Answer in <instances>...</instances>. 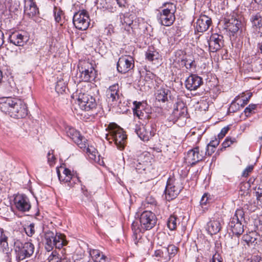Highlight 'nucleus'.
<instances>
[{
    "instance_id": "473e14b6",
    "label": "nucleus",
    "mask_w": 262,
    "mask_h": 262,
    "mask_svg": "<svg viewBox=\"0 0 262 262\" xmlns=\"http://www.w3.org/2000/svg\"><path fill=\"white\" fill-rule=\"evenodd\" d=\"M67 88L66 81L62 77H58L55 85V91L58 94H62Z\"/></svg>"
},
{
    "instance_id": "a18cd8bd",
    "label": "nucleus",
    "mask_w": 262,
    "mask_h": 262,
    "mask_svg": "<svg viewBox=\"0 0 262 262\" xmlns=\"http://www.w3.org/2000/svg\"><path fill=\"white\" fill-rule=\"evenodd\" d=\"M235 141V138H231V137H227L225 140L222 143L223 148H226L230 146Z\"/></svg>"
},
{
    "instance_id": "412c9836",
    "label": "nucleus",
    "mask_w": 262,
    "mask_h": 262,
    "mask_svg": "<svg viewBox=\"0 0 262 262\" xmlns=\"http://www.w3.org/2000/svg\"><path fill=\"white\" fill-rule=\"evenodd\" d=\"M250 20L252 28L262 34V13L253 14L250 17Z\"/></svg>"
},
{
    "instance_id": "8fccbe9b",
    "label": "nucleus",
    "mask_w": 262,
    "mask_h": 262,
    "mask_svg": "<svg viewBox=\"0 0 262 262\" xmlns=\"http://www.w3.org/2000/svg\"><path fill=\"white\" fill-rule=\"evenodd\" d=\"M229 128L228 127H225L223 128L218 135V137L220 139L223 138L229 130Z\"/></svg>"
},
{
    "instance_id": "13d9d810",
    "label": "nucleus",
    "mask_w": 262,
    "mask_h": 262,
    "mask_svg": "<svg viewBox=\"0 0 262 262\" xmlns=\"http://www.w3.org/2000/svg\"><path fill=\"white\" fill-rule=\"evenodd\" d=\"M96 262H110L108 258L105 255H102L98 260H96Z\"/></svg>"
},
{
    "instance_id": "49530a36",
    "label": "nucleus",
    "mask_w": 262,
    "mask_h": 262,
    "mask_svg": "<svg viewBox=\"0 0 262 262\" xmlns=\"http://www.w3.org/2000/svg\"><path fill=\"white\" fill-rule=\"evenodd\" d=\"M165 252H164V248L162 250H157L155 251V255L156 257H159L160 258V260L163 262H166L167 260H164V254Z\"/></svg>"
},
{
    "instance_id": "7ed1b4c3",
    "label": "nucleus",
    "mask_w": 262,
    "mask_h": 262,
    "mask_svg": "<svg viewBox=\"0 0 262 262\" xmlns=\"http://www.w3.org/2000/svg\"><path fill=\"white\" fill-rule=\"evenodd\" d=\"M43 242L45 249L48 251H52L54 247L57 249H61L68 244L64 234L58 233L54 234L50 230L45 232Z\"/></svg>"
},
{
    "instance_id": "e2e57ef3",
    "label": "nucleus",
    "mask_w": 262,
    "mask_h": 262,
    "mask_svg": "<svg viewBox=\"0 0 262 262\" xmlns=\"http://www.w3.org/2000/svg\"><path fill=\"white\" fill-rule=\"evenodd\" d=\"M250 97L251 95H250L248 98H246L245 99H244L243 100V103L241 104V107H244L245 105H246L247 103V102L248 101L249 99H250Z\"/></svg>"
},
{
    "instance_id": "1a4fd4ad",
    "label": "nucleus",
    "mask_w": 262,
    "mask_h": 262,
    "mask_svg": "<svg viewBox=\"0 0 262 262\" xmlns=\"http://www.w3.org/2000/svg\"><path fill=\"white\" fill-rule=\"evenodd\" d=\"M73 20L75 27L81 30H85L90 25L89 16L84 10L75 13Z\"/></svg>"
},
{
    "instance_id": "cd10ccee",
    "label": "nucleus",
    "mask_w": 262,
    "mask_h": 262,
    "mask_svg": "<svg viewBox=\"0 0 262 262\" xmlns=\"http://www.w3.org/2000/svg\"><path fill=\"white\" fill-rule=\"evenodd\" d=\"M9 232L3 229H0V245L4 252H7L9 250L8 236Z\"/></svg>"
},
{
    "instance_id": "864d4df0",
    "label": "nucleus",
    "mask_w": 262,
    "mask_h": 262,
    "mask_svg": "<svg viewBox=\"0 0 262 262\" xmlns=\"http://www.w3.org/2000/svg\"><path fill=\"white\" fill-rule=\"evenodd\" d=\"M256 108L255 104H250L248 107H247L245 109V113H251L253 110H255Z\"/></svg>"
},
{
    "instance_id": "a211bd4d",
    "label": "nucleus",
    "mask_w": 262,
    "mask_h": 262,
    "mask_svg": "<svg viewBox=\"0 0 262 262\" xmlns=\"http://www.w3.org/2000/svg\"><path fill=\"white\" fill-rule=\"evenodd\" d=\"M187 107L182 101H178L174 105L172 115L176 121L181 117H185L187 114Z\"/></svg>"
},
{
    "instance_id": "0eeeda50",
    "label": "nucleus",
    "mask_w": 262,
    "mask_h": 262,
    "mask_svg": "<svg viewBox=\"0 0 262 262\" xmlns=\"http://www.w3.org/2000/svg\"><path fill=\"white\" fill-rule=\"evenodd\" d=\"M80 73V79L83 81H90L95 79L96 72L92 65L86 61H81L78 66Z\"/></svg>"
},
{
    "instance_id": "f3484780",
    "label": "nucleus",
    "mask_w": 262,
    "mask_h": 262,
    "mask_svg": "<svg viewBox=\"0 0 262 262\" xmlns=\"http://www.w3.org/2000/svg\"><path fill=\"white\" fill-rule=\"evenodd\" d=\"M211 19L205 15L200 16L196 22L195 28L197 31L204 32L208 30L211 24Z\"/></svg>"
},
{
    "instance_id": "69168bd1",
    "label": "nucleus",
    "mask_w": 262,
    "mask_h": 262,
    "mask_svg": "<svg viewBox=\"0 0 262 262\" xmlns=\"http://www.w3.org/2000/svg\"><path fill=\"white\" fill-rule=\"evenodd\" d=\"M255 2L260 5H262V0H254Z\"/></svg>"
},
{
    "instance_id": "f03ea898",
    "label": "nucleus",
    "mask_w": 262,
    "mask_h": 262,
    "mask_svg": "<svg viewBox=\"0 0 262 262\" xmlns=\"http://www.w3.org/2000/svg\"><path fill=\"white\" fill-rule=\"evenodd\" d=\"M157 219L155 214L150 211H145L140 217V226L137 221H134L132 225L133 232V238L135 244L137 245L141 237L142 230H150L155 225Z\"/></svg>"
},
{
    "instance_id": "2eb2a0df",
    "label": "nucleus",
    "mask_w": 262,
    "mask_h": 262,
    "mask_svg": "<svg viewBox=\"0 0 262 262\" xmlns=\"http://www.w3.org/2000/svg\"><path fill=\"white\" fill-rule=\"evenodd\" d=\"M181 188L176 186L171 179H168L165 188V192L167 199L172 200L175 198L180 193Z\"/></svg>"
},
{
    "instance_id": "338daca9",
    "label": "nucleus",
    "mask_w": 262,
    "mask_h": 262,
    "mask_svg": "<svg viewBox=\"0 0 262 262\" xmlns=\"http://www.w3.org/2000/svg\"><path fill=\"white\" fill-rule=\"evenodd\" d=\"M259 139L260 140H262V134H261V136L259 137Z\"/></svg>"
},
{
    "instance_id": "e433bc0d",
    "label": "nucleus",
    "mask_w": 262,
    "mask_h": 262,
    "mask_svg": "<svg viewBox=\"0 0 262 262\" xmlns=\"http://www.w3.org/2000/svg\"><path fill=\"white\" fill-rule=\"evenodd\" d=\"M239 99L240 96L239 95L235 97L229 107V112L234 113L239 108L240 104L237 102L239 101Z\"/></svg>"
},
{
    "instance_id": "aec40b11",
    "label": "nucleus",
    "mask_w": 262,
    "mask_h": 262,
    "mask_svg": "<svg viewBox=\"0 0 262 262\" xmlns=\"http://www.w3.org/2000/svg\"><path fill=\"white\" fill-rule=\"evenodd\" d=\"M135 107L133 109L134 114L141 120L148 119L149 115L144 109V106L141 102H134Z\"/></svg>"
},
{
    "instance_id": "4be33fe9",
    "label": "nucleus",
    "mask_w": 262,
    "mask_h": 262,
    "mask_svg": "<svg viewBox=\"0 0 262 262\" xmlns=\"http://www.w3.org/2000/svg\"><path fill=\"white\" fill-rule=\"evenodd\" d=\"M58 179L60 182L67 183L70 182L73 175L71 171L68 168L62 167L56 168Z\"/></svg>"
},
{
    "instance_id": "09e8293b",
    "label": "nucleus",
    "mask_w": 262,
    "mask_h": 262,
    "mask_svg": "<svg viewBox=\"0 0 262 262\" xmlns=\"http://www.w3.org/2000/svg\"><path fill=\"white\" fill-rule=\"evenodd\" d=\"M223 259L221 255L217 253H215L212 256V258L210 261V262H222Z\"/></svg>"
},
{
    "instance_id": "5701e85b",
    "label": "nucleus",
    "mask_w": 262,
    "mask_h": 262,
    "mask_svg": "<svg viewBox=\"0 0 262 262\" xmlns=\"http://www.w3.org/2000/svg\"><path fill=\"white\" fill-rule=\"evenodd\" d=\"M159 20L160 23L165 26H169L173 24L175 20L174 14L162 10Z\"/></svg>"
},
{
    "instance_id": "6e6552de",
    "label": "nucleus",
    "mask_w": 262,
    "mask_h": 262,
    "mask_svg": "<svg viewBox=\"0 0 262 262\" xmlns=\"http://www.w3.org/2000/svg\"><path fill=\"white\" fill-rule=\"evenodd\" d=\"M243 215V211L236 210L229 224L232 233L236 235H239L244 232V226L242 223Z\"/></svg>"
},
{
    "instance_id": "6ab92c4d",
    "label": "nucleus",
    "mask_w": 262,
    "mask_h": 262,
    "mask_svg": "<svg viewBox=\"0 0 262 262\" xmlns=\"http://www.w3.org/2000/svg\"><path fill=\"white\" fill-rule=\"evenodd\" d=\"M148 155V153L146 152L141 155L139 159L137 161V163L134 162V167H135L136 171L138 173H142L143 171H145L146 169L150 166V162L148 161L147 160L142 161L143 158L145 159Z\"/></svg>"
},
{
    "instance_id": "39448f33",
    "label": "nucleus",
    "mask_w": 262,
    "mask_h": 262,
    "mask_svg": "<svg viewBox=\"0 0 262 262\" xmlns=\"http://www.w3.org/2000/svg\"><path fill=\"white\" fill-rule=\"evenodd\" d=\"M34 246L30 242L22 243L16 240L14 243V252L16 260L20 261L30 257L34 252Z\"/></svg>"
},
{
    "instance_id": "de8ad7c7",
    "label": "nucleus",
    "mask_w": 262,
    "mask_h": 262,
    "mask_svg": "<svg viewBox=\"0 0 262 262\" xmlns=\"http://www.w3.org/2000/svg\"><path fill=\"white\" fill-rule=\"evenodd\" d=\"M253 169V166L249 165L247 166L243 171L242 176L244 177H247L249 173L252 172Z\"/></svg>"
},
{
    "instance_id": "603ef678",
    "label": "nucleus",
    "mask_w": 262,
    "mask_h": 262,
    "mask_svg": "<svg viewBox=\"0 0 262 262\" xmlns=\"http://www.w3.org/2000/svg\"><path fill=\"white\" fill-rule=\"evenodd\" d=\"M215 151V149L214 147H212L211 146L207 145L205 154L208 155V156L211 155Z\"/></svg>"
},
{
    "instance_id": "4468645a",
    "label": "nucleus",
    "mask_w": 262,
    "mask_h": 262,
    "mask_svg": "<svg viewBox=\"0 0 262 262\" xmlns=\"http://www.w3.org/2000/svg\"><path fill=\"white\" fill-rule=\"evenodd\" d=\"M223 37L218 34H212L209 40H207L209 50L212 52L219 50L223 46Z\"/></svg>"
},
{
    "instance_id": "2f4dec72",
    "label": "nucleus",
    "mask_w": 262,
    "mask_h": 262,
    "mask_svg": "<svg viewBox=\"0 0 262 262\" xmlns=\"http://www.w3.org/2000/svg\"><path fill=\"white\" fill-rule=\"evenodd\" d=\"M146 59L149 61L156 63V61L159 58V54L158 52L154 50L153 48H149L146 52Z\"/></svg>"
},
{
    "instance_id": "680f3d73",
    "label": "nucleus",
    "mask_w": 262,
    "mask_h": 262,
    "mask_svg": "<svg viewBox=\"0 0 262 262\" xmlns=\"http://www.w3.org/2000/svg\"><path fill=\"white\" fill-rule=\"evenodd\" d=\"M117 4L120 7L125 6L126 3V0H116Z\"/></svg>"
},
{
    "instance_id": "a19ab883",
    "label": "nucleus",
    "mask_w": 262,
    "mask_h": 262,
    "mask_svg": "<svg viewBox=\"0 0 262 262\" xmlns=\"http://www.w3.org/2000/svg\"><path fill=\"white\" fill-rule=\"evenodd\" d=\"M211 199L210 195L208 193H205L202 196L200 201V205L203 208L211 202Z\"/></svg>"
},
{
    "instance_id": "0e129e2a",
    "label": "nucleus",
    "mask_w": 262,
    "mask_h": 262,
    "mask_svg": "<svg viewBox=\"0 0 262 262\" xmlns=\"http://www.w3.org/2000/svg\"><path fill=\"white\" fill-rule=\"evenodd\" d=\"M258 48L260 51V52L262 53V43L258 45Z\"/></svg>"
},
{
    "instance_id": "ddd939ff",
    "label": "nucleus",
    "mask_w": 262,
    "mask_h": 262,
    "mask_svg": "<svg viewBox=\"0 0 262 262\" xmlns=\"http://www.w3.org/2000/svg\"><path fill=\"white\" fill-rule=\"evenodd\" d=\"M16 208L19 211H28L31 208V204L28 198L24 194H17L14 199Z\"/></svg>"
},
{
    "instance_id": "423d86ee",
    "label": "nucleus",
    "mask_w": 262,
    "mask_h": 262,
    "mask_svg": "<svg viewBox=\"0 0 262 262\" xmlns=\"http://www.w3.org/2000/svg\"><path fill=\"white\" fill-rule=\"evenodd\" d=\"M75 96L76 97V104L80 110L90 111L96 108L97 103L93 96L79 90H77Z\"/></svg>"
},
{
    "instance_id": "c9c22d12",
    "label": "nucleus",
    "mask_w": 262,
    "mask_h": 262,
    "mask_svg": "<svg viewBox=\"0 0 262 262\" xmlns=\"http://www.w3.org/2000/svg\"><path fill=\"white\" fill-rule=\"evenodd\" d=\"M86 148V152L89 155L90 158L95 161H97V158L98 159V162L99 161V156L98 155L97 150L93 146H88Z\"/></svg>"
},
{
    "instance_id": "3c124183",
    "label": "nucleus",
    "mask_w": 262,
    "mask_h": 262,
    "mask_svg": "<svg viewBox=\"0 0 262 262\" xmlns=\"http://www.w3.org/2000/svg\"><path fill=\"white\" fill-rule=\"evenodd\" d=\"M105 32H106V34L107 35H111L112 33L114 32V27L112 25L110 24L108 25L105 28Z\"/></svg>"
},
{
    "instance_id": "37998d69",
    "label": "nucleus",
    "mask_w": 262,
    "mask_h": 262,
    "mask_svg": "<svg viewBox=\"0 0 262 262\" xmlns=\"http://www.w3.org/2000/svg\"><path fill=\"white\" fill-rule=\"evenodd\" d=\"M48 162L50 166H53L55 163L56 159L53 154V151H49L48 153Z\"/></svg>"
},
{
    "instance_id": "dca6fc26",
    "label": "nucleus",
    "mask_w": 262,
    "mask_h": 262,
    "mask_svg": "<svg viewBox=\"0 0 262 262\" xmlns=\"http://www.w3.org/2000/svg\"><path fill=\"white\" fill-rule=\"evenodd\" d=\"M203 83L202 78L196 75H191L185 80V86L190 91L197 90Z\"/></svg>"
},
{
    "instance_id": "c85d7f7f",
    "label": "nucleus",
    "mask_w": 262,
    "mask_h": 262,
    "mask_svg": "<svg viewBox=\"0 0 262 262\" xmlns=\"http://www.w3.org/2000/svg\"><path fill=\"white\" fill-rule=\"evenodd\" d=\"M119 85L114 84L110 86L106 91L107 97L111 99L112 101H116L119 99Z\"/></svg>"
},
{
    "instance_id": "052dcab7",
    "label": "nucleus",
    "mask_w": 262,
    "mask_h": 262,
    "mask_svg": "<svg viewBox=\"0 0 262 262\" xmlns=\"http://www.w3.org/2000/svg\"><path fill=\"white\" fill-rule=\"evenodd\" d=\"M256 194L258 203H259V205L262 206V193L261 194H260L259 193H256Z\"/></svg>"
},
{
    "instance_id": "58836bf2",
    "label": "nucleus",
    "mask_w": 262,
    "mask_h": 262,
    "mask_svg": "<svg viewBox=\"0 0 262 262\" xmlns=\"http://www.w3.org/2000/svg\"><path fill=\"white\" fill-rule=\"evenodd\" d=\"M177 218L175 215H171L167 221V227L171 230H173L177 227Z\"/></svg>"
},
{
    "instance_id": "bf43d9fd",
    "label": "nucleus",
    "mask_w": 262,
    "mask_h": 262,
    "mask_svg": "<svg viewBox=\"0 0 262 262\" xmlns=\"http://www.w3.org/2000/svg\"><path fill=\"white\" fill-rule=\"evenodd\" d=\"M193 64V61H188V60H186L184 62V65L186 67L187 69L191 68Z\"/></svg>"
},
{
    "instance_id": "4d7b16f0",
    "label": "nucleus",
    "mask_w": 262,
    "mask_h": 262,
    "mask_svg": "<svg viewBox=\"0 0 262 262\" xmlns=\"http://www.w3.org/2000/svg\"><path fill=\"white\" fill-rule=\"evenodd\" d=\"M220 141L217 140L215 141H211L208 145L211 146L212 147H214L215 149V147L219 144Z\"/></svg>"
},
{
    "instance_id": "9d476101",
    "label": "nucleus",
    "mask_w": 262,
    "mask_h": 262,
    "mask_svg": "<svg viewBox=\"0 0 262 262\" xmlns=\"http://www.w3.org/2000/svg\"><path fill=\"white\" fill-rule=\"evenodd\" d=\"M134 67V60L132 56L123 55L119 58L117 68L119 73L125 74L130 71Z\"/></svg>"
},
{
    "instance_id": "f8f14e48",
    "label": "nucleus",
    "mask_w": 262,
    "mask_h": 262,
    "mask_svg": "<svg viewBox=\"0 0 262 262\" xmlns=\"http://www.w3.org/2000/svg\"><path fill=\"white\" fill-rule=\"evenodd\" d=\"M66 134L80 148H85L87 143L85 139L74 128L68 127Z\"/></svg>"
},
{
    "instance_id": "c03bdc74",
    "label": "nucleus",
    "mask_w": 262,
    "mask_h": 262,
    "mask_svg": "<svg viewBox=\"0 0 262 262\" xmlns=\"http://www.w3.org/2000/svg\"><path fill=\"white\" fill-rule=\"evenodd\" d=\"M55 20L59 23L61 20L62 11L59 8L55 7L54 9Z\"/></svg>"
},
{
    "instance_id": "774afa93",
    "label": "nucleus",
    "mask_w": 262,
    "mask_h": 262,
    "mask_svg": "<svg viewBox=\"0 0 262 262\" xmlns=\"http://www.w3.org/2000/svg\"><path fill=\"white\" fill-rule=\"evenodd\" d=\"M131 24H132V23H129L128 24H127V25H128V26H130Z\"/></svg>"
},
{
    "instance_id": "f704fd0d",
    "label": "nucleus",
    "mask_w": 262,
    "mask_h": 262,
    "mask_svg": "<svg viewBox=\"0 0 262 262\" xmlns=\"http://www.w3.org/2000/svg\"><path fill=\"white\" fill-rule=\"evenodd\" d=\"M168 92V90L163 88L158 90L156 94V99L158 101L165 102L167 100Z\"/></svg>"
},
{
    "instance_id": "ea45409f",
    "label": "nucleus",
    "mask_w": 262,
    "mask_h": 262,
    "mask_svg": "<svg viewBox=\"0 0 262 262\" xmlns=\"http://www.w3.org/2000/svg\"><path fill=\"white\" fill-rule=\"evenodd\" d=\"M176 10V7L174 4L172 3H165L163 5V9L162 10L174 14Z\"/></svg>"
},
{
    "instance_id": "20e7f679",
    "label": "nucleus",
    "mask_w": 262,
    "mask_h": 262,
    "mask_svg": "<svg viewBox=\"0 0 262 262\" xmlns=\"http://www.w3.org/2000/svg\"><path fill=\"white\" fill-rule=\"evenodd\" d=\"M107 129L108 130V133L105 134V138L108 141L112 139L119 149H123L126 136L123 129L115 123H110Z\"/></svg>"
},
{
    "instance_id": "393cba45",
    "label": "nucleus",
    "mask_w": 262,
    "mask_h": 262,
    "mask_svg": "<svg viewBox=\"0 0 262 262\" xmlns=\"http://www.w3.org/2000/svg\"><path fill=\"white\" fill-rule=\"evenodd\" d=\"M135 132L138 137L143 141H148L153 136L150 131L147 130V129L142 125L135 128Z\"/></svg>"
},
{
    "instance_id": "a878e982",
    "label": "nucleus",
    "mask_w": 262,
    "mask_h": 262,
    "mask_svg": "<svg viewBox=\"0 0 262 262\" xmlns=\"http://www.w3.org/2000/svg\"><path fill=\"white\" fill-rule=\"evenodd\" d=\"M258 235L255 232H251L248 234H244L243 240L249 247H253L257 243Z\"/></svg>"
},
{
    "instance_id": "9b49d317",
    "label": "nucleus",
    "mask_w": 262,
    "mask_h": 262,
    "mask_svg": "<svg viewBox=\"0 0 262 262\" xmlns=\"http://www.w3.org/2000/svg\"><path fill=\"white\" fill-rule=\"evenodd\" d=\"M204 157L202 151L200 152L199 147L196 146L188 151L185 161L187 164L193 165L202 161Z\"/></svg>"
},
{
    "instance_id": "79ce46f5",
    "label": "nucleus",
    "mask_w": 262,
    "mask_h": 262,
    "mask_svg": "<svg viewBox=\"0 0 262 262\" xmlns=\"http://www.w3.org/2000/svg\"><path fill=\"white\" fill-rule=\"evenodd\" d=\"M24 230L28 236L31 237L35 233L34 224L33 223H31L30 225L26 226L24 227Z\"/></svg>"
},
{
    "instance_id": "5fc2aeb1",
    "label": "nucleus",
    "mask_w": 262,
    "mask_h": 262,
    "mask_svg": "<svg viewBox=\"0 0 262 262\" xmlns=\"http://www.w3.org/2000/svg\"><path fill=\"white\" fill-rule=\"evenodd\" d=\"M257 190L256 191V193H259L260 194H261L262 193V179L260 180L259 183L257 184L256 187Z\"/></svg>"
},
{
    "instance_id": "6e6d98bb",
    "label": "nucleus",
    "mask_w": 262,
    "mask_h": 262,
    "mask_svg": "<svg viewBox=\"0 0 262 262\" xmlns=\"http://www.w3.org/2000/svg\"><path fill=\"white\" fill-rule=\"evenodd\" d=\"M250 262H262V257L258 255L254 256Z\"/></svg>"
},
{
    "instance_id": "4c0bfd02",
    "label": "nucleus",
    "mask_w": 262,
    "mask_h": 262,
    "mask_svg": "<svg viewBox=\"0 0 262 262\" xmlns=\"http://www.w3.org/2000/svg\"><path fill=\"white\" fill-rule=\"evenodd\" d=\"M89 254L94 262H96V260H98L102 255H104L100 250L97 249H90Z\"/></svg>"
},
{
    "instance_id": "7c9ffc66",
    "label": "nucleus",
    "mask_w": 262,
    "mask_h": 262,
    "mask_svg": "<svg viewBox=\"0 0 262 262\" xmlns=\"http://www.w3.org/2000/svg\"><path fill=\"white\" fill-rule=\"evenodd\" d=\"M164 260L168 261L177 253V249L175 246L170 245L167 248H164Z\"/></svg>"
},
{
    "instance_id": "b1692460",
    "label": "nucleus",
    "mask_w": 262,
    "mask_h": 262,
    "mask_svg": "<svg viewBox=\"0 0 262 262\" xmlns=\"http://www.w3.org/2000/svg\"><path fill=\"white\" fill-rule=\"evenodd\" d=\"M221 229V220L213 219L210 221L207 224V230L211 235L218 233Z\"/></svg>"
},
{
    "instance_id": "f257e3e1",
    "label": "nucleus",
    "mask_w": 262,
    "mask_h": 262,
    "mask_svg": "<svg viewBox=\"0 0 262 262\" xmlns=\"http://www.w3.org/2000/svg\"><path fill=\"white\" fill-rule=\"evenodd\" d=\"M0 110L14 118H22L28 114L27 106L24 102L11 97L0 99Z\"/></svg>"
},
{
    "instance_id": "c756f323",
    "label": "nucleus",
    "mask_w": 262,
    "mask_h": 262,
    "mask_svg": "<svg viewBox=\"0 0 262 262\" xmlns=\"http://www.w3.org/2000/svg\"><path fill=\"white\" fill-rule=\"evenodd\" d=\"M25 13L30 17L38 13V8L33 1L29 0L25 5Z\"/></svg>"
},
{
    "instance_id": "72a5a7b5",
    "label": "nucleus",
    "mask_w": 262,
    "mask_h": 262,
    "mask_svg": "<svg viewBox=\"0 0 262 262\" xmlns=\"http://www.w3.org/2000/svg\"><path fill=\"white\" fill-rule=\"evenodd\" d=\"M241 26V22L237 19H232L227 25L229 30L233 33H236L239 29Z\"/></svg>"
},
{
    "instance_id": "bb28decb",
    "label": "nucleus",
    "mask_w": 262,
    "mask_h": 262,
    "mask_svg": "<svg viewBox=\"0 0 262 262\" xmlns=\"http://www.w3.org/2000/svg\"><path fill=\"white\" fill-rule=\"evenodd\" d=\"M24 39V36L17 32L12 33L9 36L10 42L17 46H23L25 43Z\"/></svg>"
}]
</instances>
